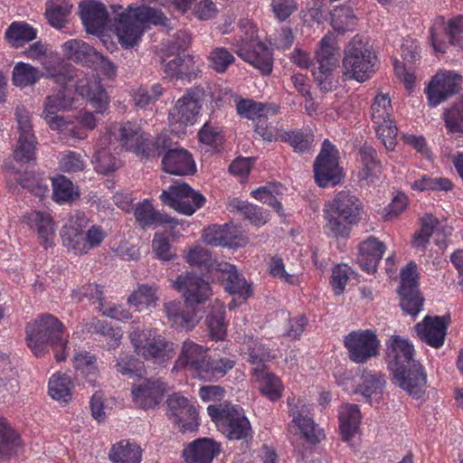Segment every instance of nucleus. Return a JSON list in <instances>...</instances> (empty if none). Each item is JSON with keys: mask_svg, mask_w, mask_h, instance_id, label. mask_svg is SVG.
Segmentation results:
<instances>
[{"mask_svg": "<svg viewBox=\"0 0 463 463\" xmlns=\"http://www.w3.org/2000/svg\"><path fill=\"white\" fill-rule=\"evenodd\" d=\"M19 434L0 418V456L16 454L21 448Z\"/></svg>", "mask_w": 463, "mask_h": 463, "instance_id": "44", "label": "nucleus"}, {"mask_svg": "<svg viewBox=\"0 0 463 463\" xmlns=\"http://www.w3.org/2000/svg\"><path fill=\"white\" fill-rule=\"evenodd\" d=\"M377 56L368 41L355 35L345 45L342 60L343 76L347 80L364 82L374 73Z\"/></svg>", "mask_w": 463, "mask_h": 463, "instance_id": "3", "label": "nucleus"}, {"mask_svg": "<svg viewBox=\"0 0 463 463\" xmlns=\"http://www.w3.org/2000/svg\"><path fill=\"white\" fill-rule=\"evenodd\" d=\"M162 165L165 172L175 175H186L195 171L191 154L183 148L168 150L163 157Z\"/></svg>", "mask_w": 463, "mask_h": 463, "instance_id": "27", "label": "nucleus"}, {"mask_svg": "<svg viewBox=\"0 0 463 463\" xmlns=\"http://www.w3.org/2000/svg\"><path fill=\"white\" fill-rule=\"evenodd\" d=\"M269 109L262 103L252 100L242 99L237 103V112L241 117L251 120H259L260 118L267 116Z\"/></svg>", "mask_w": 463, "mask_h": 463, "instance_id": "61", "label": "nucleus"}, {"mask_svg": "<svg viewBox=\"0 0 463 463\" xmlns=\"http://www.w3.org/2000/svg\"><path fill=\"white\" fill-rule=\"evenodd\" d=\"M52 197L58 203L72 202L79 197L72 182L64 175H58L52 179Z\"/></svg>", "mask_w": 463, "mask_h": 463, "instance_id": "48", "label": "nucleus"}, {"mask_svg": "<svg viewBox=\"0 0 463 463\" xmlns=\"http://www.w3.org/2000/svg\"><path fill=\"white\" fill-rule=\"evenodd\" d=\"M24 222L36 231L44 248L52 247L55 238V227L51 215L40 211H33L24 216Z\"/></svg>", "mask_w": 463, "mask_h": 463, "instance_id": "31", "label": "nucleus"}, {"mask_svg": "<svg viewBox=\"0 0 463 463\" xmlns=\"http://www.w3.org/2000/svg\"><path fill=\"white\" fill-rule=\"evenodd\" d=\"M443 118L449 133L463 134V96L444 110Z\"/></svg>", "mask_w": 463, "mask_h": 463, "instance_id": "50", "label": "nucleus"}, {"mask_svg": "<svg viewBox=\"0 0 463 463\" xmlns=\"http://www.w3.org/2000/svg\"><path fill=\"white\" fill-rule=\"evenodd\" d=\"M206 360L207 349L190 340H186L183 343L181 354L175 364L179 368H188L191 371H194L200 376Z\"/></svg>", "mask_w": 463, "mask_h": 463, "instance_id": "29", "label": "nucleus"}, {"mask_svg": "<svg viewBox=\"0 0 463 463\" xmlns=\"http://www.w3.org/2000/svg\"><path fill=\"white\" fill-rule=\"evenodd\" d=\"M142 451L136 443L121 440L114 445L109 458L114 463H140Z\"/></svg>", "mask_w": 463, "mask_h": 463, "instance_id": "40", "label": "nucleus"}, {"mask_svg": "<svg viewBox=\"0 0 463 463\" xmlns=\"http://www.w3.org/2000/svg\"><path fill=\"white\" fill-rule=\"evenodd\" d=\"M305 410L292 411L293 422H295L304 438L312 444L320 442L324 434L320 429L315 424L314 420L308 417Z\"/></svg>", "mask_w": 463, "mask_h": 463, "instance_id": "43", "label": "nucleus"}, {"mask_svg": "<svg viewBox=\"0 0 463 463\" xmlns=\"http://www.w3.org/2000/svg\"><path fill=\"white\" fill-rule=\"evenodd\" d=\"M147 4L142 3L141 6L133 7L129 5V9L134 11V15L141 21V23H151L156 25L166 27L168 25L167 17L159 10L149 7Z\"/></svg>", "mask_w": 463, "mask_h": 463, "instance_id": "55", "label": "nucleus"}, {"mask_svg": "<svg viewBox=\"0 0 463 463\" xmlns=\"http://www.w3.org/2000/svg\"><path fill=\"white\" fill-rule=\"evenodd\" d=\"M235 362L230 358L208 359L199 377L210 379L212 376H223L233 368Z\"/></svg>", "mask_w": 463, "mask_h": 463, "instance_id": "56", "label": "nucleus"}, {"mask_svg": "<svg viewBox=\"0 0 463 463\" xmlns=\"http://www.w3.org/2000/svg\"><path fill=\"white\" fill-rule=\"evenodd\" d=\"M73 81L76 92L89 100L96 113L102 114L108 109L109 99L97 74L76 68Z\"/></svg>", "mask_w": 463, "mask_h": 463, "instance_id": "7", "label": "nucleus"}, {"mask_svg": "<svg viewBox=\"0 0 463 463\" xmlns=\"http://www.w3.org/2000/svg\"><path fill=\"white\" fill-rule=\"evenodd\" d=\"M314 175L320 187H326L329 184L335 185L341 181L338 151L327 139L323 142L322 149L315 161Z\"/></svg>", "mask_w": 463, "mask_h": 463, "instance_id": "10", "label": "nucleus"}, {"mask_svg": "<svg viewBox=\"0 0 463 463\" xmlns=\"http://www.w3.org/2000/svg\"><path fill=\"white\" fill-rule=\"evenodd\" d=\"M230 226L213 225L203 231V240L211 246L232 247L240 245L238 239L229 232Z\"/></svg>", "mask_w": 463, "mask_h": 463, "instance_id": "41", "label": "nucleus"}, {"mask_svg": "<svg viewBox=\"0 0 463 463\" xmlns=\"http://www.w3.org/2000/svg\"><path fill=\"white\" fill-rule=\"evenodd\" d=\"M72 8L68 0H49L45 10V16L49 24L57 29L65 27Z\"/></svg>", "mask_w": 463, "mask_h": 463, "instance_id": "38", "label": "nucleus"}, {"mask_svg": "<svg viewBox=\"0 0 463 463\" xmlns=\"http://www.w3.org/2000/svg\"><path fill=\"white\" fill-rule=\"evenodd\" d=\"M414 347L409 340L392 335L387 345V361L391 372L397 371L419 361L414 359Z\"/></svg>", "mask_w": 463, "mask_h": 463, "instance_id": "22", "label": "nucleus"}, {"mask_svg": "<svg viewBox=\"0 0 463 463\" xmlns=\"http://www.w3.org/2000/svg\"><path fill=\"white\" fill-rule=\"evenodd\" d=\"M165 74L176 80L192 81L196 79L201 70L194 57L190 54L175 55L168 61H164Z\"/></svg>", "mask_w": 463, "mask_h": 463, "instance_id": "25", "label": "nucleus"}, {"mask_svg": "<svg viewBox=\"0 0 463 463\" xmlns=\"http://www.w3.org/2000/svg\"><path fill=\"white\" fill-rule=\"evenodd\" d=\"M209 66L216 72L222 73L235 61L234 56L223 47L214 48L208 56Z\"/></svg>", "mask_w": 463, "mask_h": 463, "instance_id": "57", "label": "nucleus"}, {"mask_svg": "<svg viewBox=\"0 0 463 463\" xmlns=\"http://www.w3.org/2000/svg\"><path fill=\"white\" fill-rule=\"evenodd\" d=\"M446 31L451 45L463 47V15L451 19L445 28L443 22L430 28V42L436 52H445L446 43L439 40V31Z\"/></svg>", "mask_w": 463, "mask_h": 463, "instance_id": "26", "label": "nucleus"}, {"mask_svg": "<svg viewBox=\"0 0 463 463\" xmlns=\"http://www.w3.org/2000/svg\"><path fill=\"white\" fill-rule=\"evenodd\" d=\"M173 286L183 294L186 307L204 303L212 295L210 284L193 273L180 274L174 281Z\"/></svg>", "mask_w": 463, "mask_h": 463, "instance_id": "15", "label": "nucleus"}, {"mask_svg": "<svg viewBox=\"0 0 463 463\" xmlns=\"http://www.w3.org/2000/svg\"><path fill=\"white\" fill-rule=\"evenodd\" d=\"M167 414L175 423L181 425L182 431H194L197 429V412L189 400L174 393L166 401Z\"/></svg>", "mask_w": 463, "mask_h": 463, "instance_id": "18", "label": "nucleus"}, {"mask_svg": "<svg viewBox=\"0 0 463 463\" xmlns=\"http://www.w3.org/2000/svg\"><path fill=\"white\" fill-rule=\"evenodd\" d=\"M62 240L64 245L69 250H73L75 254H85L90 250L85 232L74 227L72 221H71L70 225L65 227Z\"/></svg>", "mask_w": 463, "mask_h": 463, "instance_id": "47", "label": "nucleus"}, {"mask_svg": "<svg viewBox=\"0 0 463 463\" xmlns=\"http://www.w3.org/2000/svg\"><path fill=\"white\" fill-rule=\"evenodd\" d=\"M252 370L253 377L258 382L262 394L270 401L279 399L283 389L280 380L275 374L269 373L265 365L254 367Z\"/></svg>", "mask_w": 463, "mask_h": 463, "instance_id": "35", "label": "nucleus"}, {"mask_svg": "<svg viewBox=\"0 0 463 463\" xmlns=\"http://www.w3.org/2000/svg\"><path fill=\"white\" fill-rule=\"evenodd\" d=\"M137 355L146 360L165 362L174 357L175 345L153 329H136L129 335Z\"/></svg>", "mask_w": 463, "mask_h": 463, "instance_id": "5", "label": "nucleus"}, {"mask_svg": "<svg viewBox=\"0 0 463 463\" xmlns=\"http://www.w3.org/2000/svg\"><path fill=\"white\" fill-rule=\"evenodd\" d=\"M449 317L426 316L414 328L419 338L434 348L443 345Z\"/></svg>", "mask_w": 463, "mask_h": 463, "instance_id": "20", "label": "nucleus"}, {"mask_svg": "<svg viewBox=\"0 0 463 463\" xmlns=\"http://www.w3.org/2000/svg\"><path fill=\"white\" fill-rule=\"evenodd\" d=\"M392 373V383L406 391L409 395L420 398L425 393L427 374L420 362L403 366Z\"/></svg>", "mask_w": 463, "mask_h": 463, "instance_id": "16", "label": "nucleus"}, {"mask_svg": "<svg viewBox=\"0 0 463 463\" xmlns=\"http://www.w3.org/2000/svg\"><path fill=\"white\" fill-rule=\"evenodd\" d=\"M74 99L68 95L65 89L49 95L45 98L43 103V117L47 118L57 114L59 111H65L72 107Z\"/></svg>", "mask_w": 463, "mask_h": 463, "instance_id": "45", "label": "nucleus"}, {"mask_svg": "<svg viewBox=\"0 0 463 463\" xmlns=\"http://www.w3.org/2000/svg\"><path fill=\"white\" fill-rule=\"evenodd\" d=\"M205 91L201 86L190 89L180 98L169 112V121L172 126L184 129L193 125L201 109V101L204 99Z\"/></svg>", "mask_w": 463, "mask_h": 463, "instance_id": "9", "label": "nucleus"}, {"mask_svg": "<svg viewBox=\"0 0 463 463\" xmlns=\"http://www.w3.org/2000/svg\"><path fill=\"white\" fill-rule=\"evenodd\" d=\"M160 199L164 204L185 215H192L205 203L204 196L185 183H176L164 190Z\"/></svg>", "mask_w": 463, "mask_h": 463, "instance_id": "8", "label": "nucleus"}, {"mask_svg": "<svg viewBox=\"0 0 463 463\" xmlns=\"http://www.w3.org/2000/svg\"><path fill=\"white\" fill-rule=\"evenodd\" d=\"M399 289L401 307L404 313L415 317L421 309L424 298L419 291L417 265L410 262L401 272Z\"/></svg>", "mask_w": 463, "mask_h": 463, "instance_id": "12", "label": "nucleus"}, {"mask_svg": "<svg viewBox=\"0 0 463 463\" xmlns=\"http://www.w3.org/2000/svg\"><path fill=\"white\" fill-rule=\"evenodd\" d=\"M462 77L451 71L437 73L430 81L426 94L430 107H436L460 90Z\"/></svg>", "mask_w": 463, "mask_h": 463, "instance_id": "17", "label": "nucleus"}, {"mask_svg": "<svg viewBox=\"0 0 463 463\" xmlns=\"http://www.w3.org/2000/svg\"><path fill=\"white\" fill-rule=\"evenodd\" d=\"M209 335L213 340H223L227 335V327L224 322V309L218 305L206 318Z\"/></svg>", "mask_w": 463, "mask_h": 463, "instance_id": "52", "label": "nucleus"}, {"mask_svg": "<svg viewBox=\"0 0 463 463\" xmlns=\"http://www.w3.org/2000/svg\"><path fill=\"white\" fill-rule=\"evenodd\" d=\"M64 55L71 61L90 67L98 52L93 47L80 40H70L62 45Z\"/></svg>", "mask_w": 463, "mask_h": 463, "instance_id": "37", "label": "nucleus"}, {"mask_svg": "<svg viewBox=\"0 0 463 463\" xmlns=\"http://www.w3.org/2000/svg\"><path fill=\"white\" fill-rule=\"evenodd\" d=\"M340 430L345 440H350L358 431L361 412L356 404H345L339 411Z\"/></svg>", "mask_w": 463, "mask_h": 463, "instance_id": "36", "label": "nucleus"}, {"mask_svg": "<svg viewBox=\"0 0 463 463\" xmlns=\"http://www.w3.org/2000/svg\"><path fill=\"white\" fill-rule=\"evenodd\" d=\"M359 156L362 169L357 173V178L360 186H364L378 178L382 164L377 159L376 150L366 143L360 147Z\"/></svg>", "mask_w": 463, "mask_h": 463, "instance_id": "30", "label": "nucleus"}, {"mask_svg": "<svg viewBox=\"0 0 463 463\" xmlns=\"http://www.w3.org/2000/svg\"><path fill=\"white\" fill-rule=\"evenodd\" d=\"M114 129V135L122 147L143 156L150 155V140L137 124L128 121L118 124Z\"/></svg>", "mask_w": 463, "mask_h": 463, "instance_id": "19", "label": "nucleus"}, {"mask_svg": "<svg viewBox=\"0 0 463 463\" xmlns=\"http://www.w3.org/2000/svg\"><path fill=\"white\" fill-rule=\"evenodd\" d=\"M17 121V143L14 150V158L17 162L29 163L35 159L36 138L34 136L31 117L24 107L15 110Z\"/></svg>", "mask_w": 463, "mask_h": 463, "instance_id": "11", "label": "nucleus"}, {"mask_svg": "<svg viewBox=\"0 0 463 463\" xmlns=\"http://www.w3.org/2000/svg\"><path fill=\"white\" fill-rule=\"evenodd\" d=\"M133 402L141 409L154 408L158 405L165 392V385L159 379H145L131 389Z\"/></svg>", "mask_w": 463, "mask_h": 463, "instance_id": "21", "label": "nucleus"}, {"mask_svg": "<svg viewBox=\"0 0 463 463\" xmlns=\"http://www.w3.org/2000/svg\"><path fill=\"white\" fill-rule=\"evenodd\" d=\"M345 345L349 358L357 364L365 363L379 352V341L371 330L351 332L345 338Z\"/></svg>", "mask_w": 463, "mask_h": 463, "instance_id": "13", "label": "nucleus"}, {"mask_svg": "<svg viewBox=\"0 0 463 463\" xmlns=\"http://www.w3.org/2000/svg\"><path fill=\"white\" fill-rule=\"evenodd\" d=\"M207 411L218 429L230 439H242L250 432V424L243 410L231 403H214Z\"/></svg>", "mask_w": 463, "mask_h": 463, "instance_id": "4", "label": "nucleus"}, {"mask_svg": "<svg viewBox=\"0 0 463 463\" xmlns=\"http://www.w3.org/2000/svg\"><path fill=\"white\" fill-rule=\"evenodd\" d=\"M230 206L256 226L262 225L267 222L266 216L256 205L234 198L231 201Z\"/></svg>", "mask_w": 463, "mask_h": 463, "instance_id": "53", "label": "nucleus"}, {"mask_svg": "<svg viewBox=\"0 0 463 463\" xmlns=\"http://www.w3.org/2000/svg\"><path fill=\"white\" fill-rule=\"evenodd\" d=\"M74 366L77 370L81 371L82 373L90 375V378L88 382L94 385L98 368L96 365V357L88 352H80L74 356Z\"/></svg>", "mask_w": 463, "mask_h": 463, "instance_id": "59", "label": "nucleus"}, {"mask_svg": "<svg viewBox=\"0 0 463 463\" xmlns=\"http://www.w3.org/2000/svg\"><path fill=\"white\" fill-rule=\"evenodd\" d=\"M392 112L391 99L388 94H379L372 105V119L374 123L390 120Z\"/></svg>", "mask_w": 463, "mask_h": 463, "instance_id": "60", "label": "nucleus"}, {"mask_svg": "<svg viewBox=\"0 0 463 463\" xmlns=\"http://www.w3.org/2000/svg\"><path fill=\"white\" fill-rule=\"evenodd\" d=\"M338 43L334 33H326L316 51L317 66L312 71L317 87L323 92L333 90V71L339 61Z\"/></svg>", "mask_w": 463, "mask_h": 463, "instance_id": "6", "label": "nucleus"}, {"mask_svg": "<svg viewBox=\"0 0 463 463\" xmlns=\"http://www.w3.org/2000/svg\"><path fill=\"white\" fill-rule=\"evenodd\" d=\"M220 452L218 442L210 438H201L184 447L183 458L186 463H212Z\"/></svg>", "mask_w": 463, "mask_h": 463, "instance_id": "23", "label": "nucleus"}, {"mask_svg": "<svg viewBox=\"0 0 463 463\" xmlns=\"http://www.w3.org/2000/svg\"><path fill=\"white\" fill-rule=\"evenodd\" d=\"M226 281V289L233 295H238L243 300H246L251 295V289L245 279L237 269L224 277Z\"/></svg>", "mask_w": 463, "mask_h": 463, "instance_id": "58", "label": "nucleus"}, {"mask_svg": "<svg viewBox=\"0 0 463 463\" xmlns=\"http://www.w3.org/2000/svg\"><path fill=\"white\" fill-rule=\"evenodd\" d=\"M43 77L42 71L29 63L18 62L12 72V81L16 87L25 88L37 83Z\"/></svg>", "mask_w": 463, "mask_h": 463, "instance_id": "42", "label": "nucleus"}, {"mask_svg": "<svg viewBox=\"0 0 463 463\" xmlns=\"http://www.w3.org/2000/svg\"><path fill=\"white\" fill-rule=\"evenodd\" d=\"M116 32L122 46L128 48L136 45L143 33L141 21L134 15L129 7L124 10L121 5H111Z\"/></svg>", "mask_w": 463, "mask_h": 463, "instance_id": "14", "label": "nucleus"}, {"mask_svg": "<svg viewBox=\"0 0 463 463\" xmlns=\"http://www.w3.org/2000/svg\"><path fill=\"white\" fill-rule=\"evenodd\" d=\"M240 57L252 64L262 74L268 75L272 71L273 59L268 47L260 43H251L249 49H241L238 52Z\"/></svg>", "mask_w": 463, "mask_h": 463, "instance_id": "32", "label": "nucleus"}, {"mask_svg": "<svg viewBox=\"0 0 463 463\" xmlns=\"http://www.w3.org/2000/svg\"><path fill=\"white\" fill-rule=\"evenodd\" d=\"M5 36L13 46L19 47L23 43L35 39L36 31L26 23L14 22L6 30Z\"/></svg>", "mask_w": 463, "mask_h": 463, "instance_id": "49", "label": "nucleus"}, {"mask_svg": "<svg viewBox=\"0 0 463 463\" xmlns=\"http://www.w3.org/2000/svg\"><path fill=\"white\" fill-rule=\"evenodd\" d=\"M72 383L65 373H56L49 381V394L59 402H67L71 399Z\"/></svg>", "mask_w": 463, "mask_h": 463, "instance_id": "46", "label": "nucleus"}, {"mask_svg": "<svg viewBox=\"0 0 463 463\" xmlns=\"http://www.w3.org/2000/svg\"><path fill=\"white\" fill-rule=\"evenodd\" d=\"M187 308V311L183 310L181 303L176 301H170L164 305L166 317L173 325L185 330H190L198 324L199 317L194 312V307Z\"/></svg>", "mask_w": 463, "mask_h": 463, "instance_id": "33", "label": "nucleus"}, {"mask_svg": "<svg viewBox=\"0 0 463 463\" xmlns=\"http://www.w3.org/2000/svg\"><path fill=\"white\" fill-rule=\"evenodd\" d=\"M95 169L100 174H108L117 169V159L106 148L98 150L93 156Z\"/></svg>", "mask_w": 463, "mask_h": 463, "instance_id": "64", "label": "nucleus"}, {"mask_svg": "<svg viewBox=\"0 0 463 463\" xmlns=\"http://www.w3.org/2000/svg\"><path fill=\"white\" fill-rule=\"evenodd\" d=\"M25 341L35 356L48 353L50 345L57 362L65 361L68 355V338L64 336V326L54 316L42 315L27 324Z\"/></svg>", "mask_w": 463, "mask_h": 463, "instance_id": "1", "label": "nucleus"}, {"mask_svg": "<svg viewBox=\"0 0 463 463\" xmlns=\"http://www.w3.org/2000/svg\"><path fill=\"white\" fill-rule=\"evenodd\" d=\"M326 228L335 237H346L362 219L363 203L350 191H341L325 206Z\"/></svg>", "mask_w": 463, "mask_h": 463, "instance_id": "2", "label": "nucleus"}, {"mask_svg": "<svg viewBox=\"0 0 463 463\" xmlns=\"http://www.w3.org/2000/svg\"><path fill=\"white\" fill-rule=\"evenodd\" d=\"M330 14L334 30L340 33L352 30L355 24V16L349 6H338Z\"/></svg>", "mask_w": 463, "mask_h": 463, "instance_id": "51", "label": "nucleus"}, {"mask_svg": "<svg viewBox=\"0 0 463 463\" xmlns=\"http://www.w3.org/2000/svg\"><path fill=\"white\" fill-rule=\"evenodd\" d=\"M362 383L358 384L354 392L361 393L367 402H371L373 394L381 393L385 385V377L380 373L364 370Z\"/></svg>", "mask_w": 463, "mask_h": 463, "instance_id": "39", "label": "nucleus"}, {"mask_svg": "<svg viewBox=\"0 0 463 463\" xmlns=\"http://www.w3.org/2000/svg\"><path fill=\"white\" fill-rule=\"evenodd\" d=\"M80 16L88 33H100L109 20L106 5L99 1H82L80 4Z\"/></svg>", "mask_w": 463, "mask_h": 463, "instance_id": "24", "label": "nucleus"}, {"mask_svg": "<svg viewBox=\"0 0 463 463\" xmlns=\"http://www.w3.org/2000/svg\"><path fill=\"white\" fill-rule=\"evenodd\" d=\"M420 230L414 235L413 247L424 249L434 230L439 224V220L430 213H426L420 218Z\"/></svg>", "mask_w": 463, "mask_h": 463, "instance_id": "54", "label": "nucleus"}, {"mask_svg": "<svg viewBox=\"0 0 463 463\" xmlns=\"http://www.w3.org/2000/svg\"><path fill=\"white\" fill-rule=\"evenodd\" d=\"M376 133L378 137L382 140L385 148L389 151H392L396 146V137L398 134V128L392 124L391 120L382 121L376 123Z\"/></svg>", "mask_w": 463, "mask_h": 463, "instance_id": "63", "label": "nucleus"}, {"mask_svg": "<svg viewBox=\"0 0 463 463\" xmlns=\"http://www.w3.org/2000/svg\"><path fill=\"white\" fill-rule=\"evenodd\" d=\"M156 289L147 285H141L137 290L133 291L128 301L129 304L134 306L146 305L155 306L157 300Z\"/></svg>", "mask_w": 463, "mask_h": 463, "instance_id": "62", "label": "nucleus"}, {"mask_svg": "<svg viewBox=\"0 0 463 463\" xmlns=\"http://www.w3.org/2000/svg\"><path fill=\"white\" fill-rule=\"evenodd\" d=\"M385 250V245L375 237H369L359 245L357 263L366 272L376 271L377 265Z\"/></svg>", "mask_w": 463, "mask_h": 463, "instance_id": "28", "label": "nucleus"}, {"mask_svg": "<svg viewBox=\"0 0 463 463\" xmlns=\"http://www.w3.org/2000/svg\"><path fill=\"white\" fill-rule=\"evenodd\" d=\"M134 214L137 222L143 229L173 222V219L155 210L148 200L138 203Z\"/></svg>", "mask_w": 463, "mask_h": 463, "instance_id": "34", "label": "nucleus"}]
</instances>
